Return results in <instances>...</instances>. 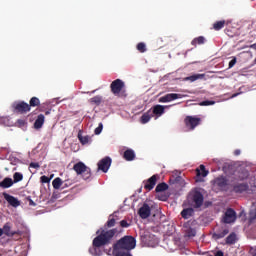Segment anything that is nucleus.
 I'll list each match as a JSON object with an SVG mask.
<instances>
[{"label": "nucleus", "instance_id": "473e14b6", "mask_svg": "<svg viewBox=\"0 0 256 256\" xmlns=\"http://www.w3.org/2000/svg\"><path fill=\"white\" fill-rule=\"evenodd\" d=\"M167 189H169V185H167V183H165V182H162L156 186L155 192L163 193V191H167Z\"/></svg>", "mask_w": 256, "mask_h": 256}, {"label": "nucleus", "instance_id": "9d476101", "mask_svg": "<svg viewBox=\"0 0 256 256\" xmlns=\"http://www.w3.org/2000/svg\"><path fill=\"white\" fill-rule=\"evenodd\" d=\"M111 163H113V161L111 160V157L109 156L104 157L98 162V171L107 173V171H109L111 167Z\"/></svg>", "mask_w": 256, "mask_h": 256}, {"label": "nucleus", "instance_id": "58836bf2", "mask_svg": "<svg viewBox=\"0 0 256 256\" xmlns=\"http://www.w3.org/2000/svg\"><path fill=\"white\" fill-rule=\"evenodd\" d=\"M120 227H122V229H127L129 227H131V222L127 221V220H121L119 222Z\"/></svg>", "mask_w": 256, "mask_h": 256}, {"label": "nucleus", "instance_id": "3c124183", "mask_svg": "<svg viewBox=\"0 0 256 256\" xmlns=\"http://www.w3.org/2000/svg\"><path fill=\"white\" fill-rule=\"evenodd\" d=\"M249 253L252 255V256H256V248H251Z\"/></svg>", "mask_w": 256, "mask_h": 256}, {"label": "nucleus", "instance_id": "f8f14e48", "mask_svg": "<svg viewBox=\"0 0 256 256\" xmlns=\"http://www.w3.org/2000/svg\"><path fill=\"white\" fill-rule=\"evenodd\" d=\"M203 194L199 191L194 192L192 196V203L195 209H199L203 205Z\"/></svg>", "mask_w": 256, "mask_h": 256}, {"label": "nucleus", "instance_id": "20e7f679", "mask_svg": "<svg viewBox=\"0 0 256 256\" xmlns=\"http://www.w3.org/2000/svg\"><path fill=\"white\" fill-rule=\"evenodd\" d=\"M125 82L121 79H116L112 81L110 84V90L113 95L120 96L121 97H127V94H125Z\"/></svg>", "mask_w": 256, "mask_h": 256}, {"label": "nucleus", "instance_id": "6e6d98bb", "mask_svg": "<svg viewBox=\"0 0 256 256\" xmlns=\"http://www.w3.org/2000/svg\"><path fill=\"white\" fill-rule=\"evenodd\" d=\"M3 236V230L0 228V237Z\"/></svg>", "mask_w": 256, "mask_h": 256}, {"label": "nucleus", "instance_id": "4be33fe9", "mask_svg": "<svg viewBox=\"0 0 256 256\" xmlns=\"http://www.w3.org/2000/svg\"><path fill=\"white\" fill-rule=\"evenodd\" d=\"M9 187H13V179L6 177L3 181L0 182L1 189H9Z\"/></svg>", "mask_w": 256, "mask_h": 256}, {"label": "nucleus", "instance_id": "09e8293b", "mask_svg": "<svg viewBox=\"0 0 256 256\" xmlns=\"http://www.w3.org/2000/svg\"><path fill=\"white\" fill-rule=\"evenodd\" d=\"M147 237H149L148 234H144V235L141 236V239H142L143 243H147Z\"/></svg>", "mask_w": 256, "mask_h": 256}, {"label": "nucleus", "instance_id": "0eeeda50", "mask_svg": "<svg viewBox=\"0 0 256 256\" xmlns=\"http://www.w3.org/2000/svg\"><path fill=\"white\" fill-rule=\"evenodd\" d=\"M184 123L186 127L190 129V131H193L195 127L201 124V118L197 116H186V118L184 119Z\"/></svg>", "mask_w": 256, "mask_h": 256}, {"label": "nucleus", "instance_id": "79ce46f5", "mask_svg": "<svg viewBox=\"0 0 256 256\" xmlns=\"http://www.w3.org/2000/svg\"><path fill=\"white\" fill-rule=\"evenodd\" d=\"M101 131H103V123H100L97 128H95V135H101Z\"/></svg>", "mask_w": 256, "mask_h": 256}, {"label": "nucleus", "instance_id": "cd10ccee", "mask_svg": "<svg viewBox=\"0 0 256 256\" xmlns=\"http://www.w3.org/2000/svg\"><path fill=\"white\" fill-rule=\"evenodd\" d=\"M225 25H227V22L225 20L216 21L213 24V30L214 31H221V29H223V27H225Z\"/></svg>", "mask_w": 256, "mask_h": 256}, {"label": "nucleus", "instance_id": "6ab92c4d", "mask_svg": "<svg viewBox=\"0 0 256 256\" xmlns=\"http://www.w3.org/2000/svg\"><path fill=\"white\" fill-rule=\"evenodd\" d=\"M214 185L218 187L219 189L223 190L225 187H227V179L224 177H218L214 180Z\"/></svg>", "mask_w": 256, "mask_h": 256}, {"label": "nucleus", "instance_id": "bf43d9fd", "mask_svg": "<svg viewBox=\"0 0 256 256\" xmlns=\"http://www.w3.org/2000/svg\"><path fill=\"white\" fill-rule=\"evenodd\" d=\"M52 197H54V199H55V198H56V197H55V194H53V196H52Z\"/></svg>", "mask_w": 256, "mask_h": 256}, {"label": "nucleus", "instance_id": "a878e982", "mask_svg": "<svg viewBox=\"0 0 256 256\" xmlns=\"http://www.w3.org/2000/svg\"><path fill=\"white\" fill-rule=\"evenodd\" d=\"M2 230L4 235H6L7 237H13L17 234V232H11V226L9 225V223L4 224Z\"/></svg>", "mask_w": 256, "mask_h": 256}, {"label": "nucleus", "instance_id": "6e6552de", "mask_svg": "<svg viewBox=\"0 0 256 256\" xmlns=\"http://www.w3.org/2000/svg\"><path fill=\"white\" fill-rule=\"evenodd\" d=\"M226 235H229V226L222 225L216 229V231L212 234V239L215 241L219 239H223Z\"/></svg>", "mask_w": 256, "mask_h": 256}, {"label": "nucleus", "instance_id": "bb28decb", "mask_svg": "<svg viewBox=\"0 0 256 256\" xmlns=\"http://www.w3.org/2000/svg\"><path fill=\"white\" fill-rule=\"evenodd\" d=\"M193 213H195L193 208H186L182 210L181 216L183 217V219H189V217H193Z\"/></svg>", "mask_w": 256, "mask_h": 256}, {"label": "nucleus", "instance_id": "c9c22d12", "mask_svg": "<svg viewBox=\"0 0 256 256\" xmlns=\"http://www.w3.org/2000/svg\"><path fill=\"white\" fill-rule=\"evenodd\" d=\"M136 48L139 53H145L147 51V46L143 42L138 43Z\"/></svg>", "mask_w": 256, "mask_h": 256}, {"label": "nucleus", "instance_id": "7c9ffc66", "mask_svg": "<svg viewBox=\"0 0 256 256\" xmlns=\"http://www.w3.org/2000/svg\"><path fill=\"white\" fill-rule=\"evenodd\" d=\"M39 105H41V100H39L38 97H32L29 101L28 107L31 110V107H39Z\"/></svg>", "mask_w": 256, "mask_h": 256}, {"label": "nucleus", "instance_id": "ddd939ff", "mask_svg": "<svg viewBox=\"0 0 256 256\" xmlns=\"http://www.w3.org/2000/svg\"><path fill=\"white\" fill-rule=\"evenodd\" d=\"M138 215L141 217V219H147L151 216V207H149V204L144 203L141 208L138 210Z\"/></svg>", "mask_w": 256, "mask_h": 256}, {"label": "nucleus", "instance_id": "72a5a7b5", "mask_svg": "<svg viewBox=\"0 0 256 256\" xmlns=\"http://www.w3.org/2000/svg\"><path fill=\"white\" fill-rule=\"evenodd\" d=\"M204 43H205V37L199 36L192 40L191 45H193L195 47L197 45H203Z\"/></svg>", "mask_w": 256, "mask_h": 256}, {"label": "nucleus", "instance_id": "e433bc0d", "mask_svg": "<svg viewBox=\"0 0 256 256\" xmlns=\"http://www.w3.org/2000/svg\"><path fill=\"white\" fill-rule=\"evenodd\" d=\"M102 99L103 98L101 96H94L93 98L90 99V103L94 105H101Z\"/></svg>", "mask_w": 256, "mask_h": 256}, {"label": "nucleus", "instance_id": "393cba45", "mask_svg": "<svg viewBox=\"0 0 256 256\" xmlns=\"http://www.w3.org/2000/svg\"><path fill=\"white\" fill-rule=\"evenodd\" d=\"M123 157H124L125 161H134L135 160V151H133V149H127L124 152Z\"/></svg>", "mask_w": 256, "mask_h": 256}, {"label": "nucleus", "instance_id": "dca6fc26", "mask_svg": "<svg viewBox=\"0 0 256 256\" xmlns=\"http://www.w3.org/2000/svg\"><path fill=\"white\" fill-rule=\"evenodd\" d=\"M3 197L5 199V201H7V203H9V205H11V207H19V205H21V202L19 201V199L15 198L14 196H11L7 193H3Z\"/></svg>", "mask_w": 256, "mask_h": 256}, {"label": "nucleus", "instance_id": "2f4dec72", "mask_svg": "<svg viewBox=\"0 0 256 256\" xmlns=\"http://www.w3.org/2000/svg\"><path fill=\"white\" fill-rule=\"evenodd\" d=\"M52 187L54 189H62V187H63V180L60 177L55 178L52 181Z\"/></svg>", "mask_w": 256, "mask_h": 256}, {"label": "nucleus", "instance_id": "603ef678", "mask_svg": "<svg viewBox=\"0 0 256 256\" xmlns=\"http://www.w3.org/2000/svg\"><path fill=\"white\" fill-rule=\"evenodd\" d=\"M234 155H236V156L241 155V150L236 149V150L234 151Z\"/></svg>", "mask_w": 256, "mask_h": 256}, {"label": "nucleus", "instance_id": "f704fd0d", "mask_svg": "<svg viewBox=\"0 0 256 256\" xmlns=\"http://www.w3.org/2000/svg\"><path fill=\"white\" fill-rule=\"evenodd\" d=\"M13 183H19V181H23V174H21L20 172H16L13 175Z\"/></svg>", "mask_w": 256, "mask_h": 256}, {"label": "nucleus", "instance_id": "de8ad7c7", "mask_svg": "<svg viewBox=\"0 0 256 256\" xmlns=\"http://www.w3.org/2000/svg\"><path fill=\"white\" fill-rule=\"evenodd\" d=\"M160 201H167V195H158Z\"/></svg>", "mask_w": 256, "mask_h": 256}, {"label": "nucleus", "instance_id": "c85d7f7f", "mask_svg": "<svg viewBox=\"0 0 256 256\" xmlns=\"http://www.w3.org/2000/svg\"><path fill=\"white\" fill-rule=\"evenodd\" d=\"M237 242V235L235 233H231L226 238V245H235Z\"/></svg>", "mask_w": 256, "mask_h": 256}, {"label": "nucleus", "instance_id": "37998d69", "mask_svg": "<svg viewBox=\"0 0 256 256\" xmlns=\"http://www.w3.org/2000/svg\"><path fill=\"white\" fill-rule=\"evenodd\" d=\"M40 181L41 183H50L51 182V178H49L48 176H41L40 177Z\"/></svg>", "mask_w": 256, "mask_h": 256}, {"label": "nucleus", "instance_id": "9b49d317", "mask_svg": "<svg viewBox=\"0 0 256 256\" xmlns=\"http://www.w3.org/2000/svg\"><path fill=\"white\" fill-rule=\"evenodd\" d=\"M235 221H237V213L233 208H228L224 214L223 223L229 224L235 223Z\"/></svg>", "mask_w": 256, "mask_h": 256}, {"label": "nucleus", "instance_id": "a18cd8bd", "mask_svg": "<svg viewBox=\"0 0 256 256\" xmlns=\"http://www.w3.org/2000/svg\"><path fill=\"white\" fill-rule=\"evenodd\" d=\"M67 187H71V182L69 180L63 181L62 189H67Z\"/></svg>", "mask_w": 256, "mask_h": 256}, {"label": "nucleus", "instance_id": "1a4fd4ad", "mask_svg": "<svg viewBox=\"0 0 256 256\" xmlns=\"http://www.w3.org/2000/svg\"><path fill=\"white\" fill-rule=\"evenodd\" d=\"M185 95L177 94V93H170L166 94L158 99L159 103H171V101H175L177 99H183Z\"/></svg>", "mask_w": 256, "mask_h": 256}, {"label": "nucleus", "instance_id": "5701e85b", "mask_svg": "<svg viewBox=\"0 0 256 256\" xmlns=\"http://www.w3.org/2000/svg\"><path fill=\"white\" fill-rule=\"evenodd\" d=\"M152 117L153 114L151 113V110H148L141 116L140 123H142V125H145L146 123H149V121H151Z\"/></svg>", "mask_w": 256, "mask_h": 256}, {"label": "nucleus", "instance_id": "f3484780", "mask_svg": "<svg viewBox=\"0 0 256 256\" xmlns=\"http://www.w3.org/2000/svg\"><path fill=\"white\" fill-rule=\"evenodd\" d=\"M165 107L166 106H163V105H155L153 108H152V115H156V117H161V115H163V113H165Z\"/></svg>", "mask_w": 256, "mask_h": 256}, {"label": "nucleus", "instance_id": "49530a36", "mask_svg": "<svg viewBox=\"0 0 256 256\" xmlns=\"http://www.w3.org/2000/svg\"><path fill=\"white\" fill-rule=\"evenodd\" d=\"M30 167H32V169H39V163H37V162H32V163H30Z\"/></svg>", "mask_w": 256, "mask_h": 256}, {"label": "nucleus", "instance_id": "39448f33", "mask_svg": "<svg viewBox=\"0 0 256 256\" xmlns=\"http://www.w3.org/2000/svg\"><path fill=\"white\" fill-rule=\"evenodd\" d=\"M12 108L14 113H17L18 115H26V113L31 111V108H29V103L25 101L14 102Z\"/></svg>", "mask_w": 256, "mask_h": 256}, {"label": "nucleus", "instance_id": "4468645a", "mask_svg": "<svg viewBox=\"0 0 256 256\" xmlns=\"http://www.w3.org/2000/svg\"><path fill=\"white\" fill-rule=\"evenodd\" d=\"M143 185L145 190L152 191L155 185H157V175H153L148 180H144Z\"/></svg>", "mask_w": 256, "mask_h": 256}, {"label": "nucleus", "instance_id": "13d9d810", "mask_svg": "<svg viewBox=\"0 0 256 256\" xmlns=\"http://www.w3.org/2000/svg\"><path fill=\"white\" fill-rule=\"evenodd\" d=\"M20 123H23V120H19Z\"/></svg>", "mask_w": 256, "mask_h": 256}, {"label": "nucleus", "instance_id": "4c0bfd02", "mask_svg": "<svg viewBox=\"0 0 256 256\" xmlns=\"http://www.w3.org/2000/svg\"><path fill=\"white\" fill-rule=\"evenodd\" d=\"M78 139L82 145H87V143H89V136L78 135Z\"/></svg>", "mask_w": 256, "mask_h": 256}, {"label": "nucleus", "instance_id": "ea45409f", "mask_svg": "<svg viewBox=\"0 0 256 256\" xmlns=\"http://www.w3.org/2000/svg\"><path fill=\"white\" fill-rule=\"evenodd\" d=\"M239 179L241 180V181H243V179H247V177H249V171H247V170H242V172H240V174H239Z\"/></svg>", "mask_w": 256, "mask_h": 256}, {"label": "nucleus", "instance_id": "a19ab883", "mask_svg": "<svg viewBox=\"0 0 256 256\" xmlns=\"http://www.w3.org/2000/svg\"><path fill=\"white\" fill-rule=\"evenodd\" d=\"M200 105H201L202 107H207V106H209V105H215V101L205 100V101H202V102L200 103Z\"/></svg>", "mask_w": 256, "mask_h": 256}, {"label": "nucleus", "instance_id": "7ed1b4c3", "mask_svg": "<svg viewBox=\"0 0 256 256\" xmlns=\"http://www.w3.org/2000/svg\"><path fill=\"white\" fill-rule=\"evenodd\" d=\"M73 170L77 175H80L84 181H89V179H91V168L85 165V163L78 162L74 164Z\"/></svg>", "mask_w": 256, "mask_h": 256}, {"label": "nucleus", "instance_id": "c03bdc74", "mask_svg": "<svg viewBox=\"0 0 256 256\" xmlns=\"http://www.w3.org/2000/svg\"><path fill=\"white\" fill-rule=\"evenodd\" d=\"M236 63H237V58L234 57V58L229 62V65H228L229 69H233V67H235Z\"/></svg>", "mask_w": 256, "mask_h": 256}, {"label": "nucleus", "instance_id": "f03ea898", "mask_svg": "<svg viewBox=\"0 0 256 256\" xmlns=\"http://www.w3.org/2000/svg\"><path fill=\"white\" fill-rule=\"evenodd\" d=\"M137 245V240L133 236H124L118 240L113 247L116 249H124V251H132Z\"/></svg>", "mask_w": 256, "mask_h": 256}, {"label": "nucleus", "instance_id": "864d4df0", "mask_svg": "<svg viewBox=\"0 0 256 256\" xmlns=\"http://www.w3.org/2000/svg\"><path fill=\"white\" fill-rule=\"evenodd\" d=\"M29 205H31L32 207H35V205H37L35 202H33L32 199H29Z\"/></svg>", "mask_w": 256, "mask_h": 256}, {"label": "nucleus", "instance_id": "aec40b11", "mask_svg": "<svg viewBox=\"0 0 256 256\" xmlns=\"http://www.w3.org/2000/svg\"><path fill=\"white\" fill-rule=\"evenodd\" d=\"M249 189V184L241 183L234 186L233 191L234 193H245Z\"/></svg>", "mask_w": 256, "mask_h": 256}, {"label": "nucleus", "instance_id": "412c9836", "mask_svg": "<svg viewBox=\"0 0 256 256\" xmlns=\"http://www.w3.org/2000/svg\"><path fill=\"white\" fill-rule=\"evenodd\" d=\"M113 255L115 256H133L131 255V250H124L120 248L113 247Z\"/></svg>", "mask_w": 256, "mask_h": 256}, {"label": "nucleus", "instance_id": "8fccbe9b", "mask_svg": "<svg viewBox=\"0 0 256 256\" xmlns=\"http://www.w3.org/2000/svg\"><path fill=\"white\" fill-rule=\"evenodd\" d=\"M214 256H224V253H223V251L218 250V251H216V252L214 253Z\"/></svg>", "mask_w": 256, "mask_h": 256}, {"label": "nucleus", "instance_id": "b1692460", "mask_svg": "<svg viewBox=\"0 0 256 256\" xmlns=\"http://www.w3.org/2000/svg\"><path fill=\"white\" fill-rule=\"evenodd\" d=\"M197 177H207L209 175V171L205 169V165L201 164L199 168L196 169Z\"/></svg>", "mask_w": 256, "mask_h": 256}, {"label": "nucleus", "instance_id": "f257e3e1", "mask_svg": "<svg viewBox=\"0 0 256 256\" xmlns=\"http://www.w3.org/2000/svg\"><path fill=\"white\" fill-rule=\"evenodd\" d=\"M119 233H121V230L117 228H113L110 230H98L96 232L97 237L93 239L92 248L89 249V253L93 256L103 255L101 247L111 245L113 239H115V235H119Z\"/></svg>", "mask_w": 256, "mask_h": 256}, {"label": "nucleus", "instance_id": "a211bd4d", "mask_svg": "<svg viewBox=\"0 0 256 256\" xmlns=\"http://www.w3.org/2000/svg\"><path fill=\"white\" fill-rule=\"evenodd\" d=\"M45 125V115L39 114L34 122V129H41Z\"/></svg>", "mask_w": 256, "mask_h": 256}, {"label": "nucleus", "instance_id": "423d86ee", "mask_svg": "<svg viewBox=\"0 0 256 256\" xmlns=\"http://www.w3.org/2000/svg\"><path fill=\"white\" fill-rule=\"evenodd\" d=\"M184 237L187 239H193L197 235V230L193 227V222L188 221L183 225Z\"/></svg>", "mask_w": 256, "mask_h": 256}, {"label": "nucleus", "instance_id": "5fc2aeb1", "mask_svg": "<svg viewBox=\"0 0 256 256\" xmlns=\"http://www.w3.org/2000/svg\"><path fill=\"white\" fill-rule=\"evenodd\" d=\"M237 95H239V93H235V94H233V95H232V98L237 97Z\"/></svg>", "mask_w": 256, "mask_h": 256}, {"label": "nucleus", "instance_id": "c756f323", "mask_svg": "<svg viewBox=\"0 0 256 256\" xmlns=\"http://www.w3.org/2000/svg\"><path fill=\"white\" fill-rule=\"evenodd\" d=\"M198 79H205V74H194L185 78V81H191V83L197 81Z\"/></svg>", "mask_w": 256, "mask_h": 256}, {"label": "nucleus", "instance_id": "2eb2a0df", "mask_svg": "<svg viewBox=\"0 0 256 256\" xmlns=\"http://www.w3.org/2000/svg\"><path fill=\"white\" fill-rule=\"evenodd\" d=\"M119 223V217L117 216V213L111 214L108 217V221L105 224V229H111V227H115Z\"/></svg>", "mask_w": 256, "mask_h": 256}, {"label": "nucleus", "instance_id": "4d7b16f0", "mask_svg": "<svg viewBox=\"0 0 256 256\" xmlns=\"http://www.w3.org/2000/svg\"><path fill=\"white\" fill-rule=\"evenodd\" d=\"M49 113H50V111H46V112H45V115H49Z\"/></svg>", "mask_w": 256, "mask_h": 256}]
</instances>
